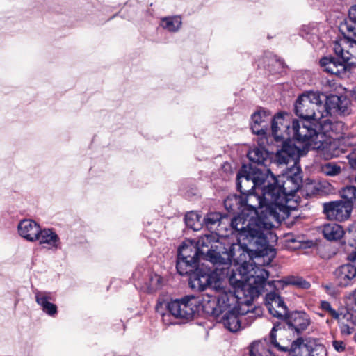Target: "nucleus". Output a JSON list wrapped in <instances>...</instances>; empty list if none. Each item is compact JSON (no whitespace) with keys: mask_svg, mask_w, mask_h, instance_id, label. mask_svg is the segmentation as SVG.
Here are the masks:
<instances>
[{"mask_svg":"<svg viewBox=\"0 0 356 356\" xmlns=\"http://www.w3.org/2000/svg\"><path fill=\"white\" fill-rule=\"evenodd\" d=\"M250 356H271L270 351L266 348L261 341L253 342L249 349Z\"/></svg>","mask_w":356,"mask_h":356,"instance_id":"2f4dec72","label":"nucleus"},{"mask_svg":"<svg viewBox=\"0 0 356 356\" xmlns=\"http://www.w3.org/2000/svg\"><path fill=\"white\" fill-rule=\"evenodd\" d=\"M251 119V129L252 132L257 135L266 134L272 119L270 113L264 110H260L253 113Z\"/></svg>","mask_w":356,"mask_h":356,"instance_id":"6ab92c4d","label":"nucleus"},{"mask_svg":"<svg viewBox=\"0 0 356 356\" xmlns=\"http://www.w3.org/2000/svg\"><path fill=\"white\" fill-rule=\"evenodd\" d=\"M222 215L218 212H211L208 213L204 218L203 222L209 229H212L214 227L219 225Z\"/></svg>","mask_w":356,"mask_h":356,"instance_id":"72a5a7b5","label":"nucleus"},{"mask_svg":"<svg viewBox=\"0 0 356 356\" xmlns=\"http://www.w3.org/2000/svg\"><path fill=\"white\" fill-rule=\"evenodd\" d=\"M323 234L325 238L329 241H335L341 238L343 234V229L338 224L328 223L325 225L323 229Z\"/></svg>","mask_w":356,"mask_h":356,"instance_id":"a878e982","label":"nucleus"},{"mask_svg":"<svg viewBox=\"0 0 356 356\" xmlns=\"http://www.w3.org/2000/svg\"><path fill=\"white\" fill-rule=\"evenodd\" d=\"M348 159L351 168H356V149L348 155Z\"/></svg>","mask_w":356,"mask_h":356,"instance_id":"58836bf2","label":"nucleus"},{"mask_svg":"<svg viewBox=\"0 0 356 356\" xmlns=\"http://www.w3.org/2000/svg\"><path fill=\"white\" fill-rule=\"evenodd\" d=\"M227 241H216L208 252L207 259L214 265H227L234 262L229 275L232 289H242L245 293L248 288L258 289V296L262 293L266 280L269 277L267 270L257 266L252 259L251 249L248 243L238 241L228 244ZM264 247L259 252L266 249ZM259 252V250H257Z\"/></svg>","mask_w":356,"mask_h":356,"instance_id":"f03ea898","label":"nucleus"},{"mask_svg":"<svg viewBox=\"0 0 356 356\" xmlns=\"http://www.w3.org/2000/svg\"><path fill=\"white\" fill-rule=\"evenodd\" d=\"M349 19L341 23L339 30L342 34L353 35L356 31V5L349 10Z\"/></svg>","mask_w":356,"mask_h":356,"instance_id":"393cba45","label":"nucleus"},{"mask_svg":"<svg viewBox=\"0 0 356 356\" xmlns=\"http://www.w3.org/2000/svg\"><path fill=\"white\" fill-rule=\"evenodd\" d=\"M324 105L326 117L329 115H345L348 113L350 101L346 96L331 95L326 97Z\"/></svg>","mask_w":356,"mask_h":356,"instance_id":"dca6fc26","label":"nucleus"},{"mask_svg":"<svg viewBox=\"0 0 356 356\" xmlns=\"http://www.w3.org/2000/svg\"><path fill=\"white\" fill-rule=\"evenodd\" d=\"M201 300L195 296H186L181 299L172 300L168 302L158 300L156 311L163 315V307L168 309L174 317L183 320H191L198 311Z\"/></svg>","mask_w":356,"mask_h":356,"instance_id":"1a4fd4ad","label":"nucleus"},{"mask_svg":"<svg viewBox=\"0 0 356 356\" xmlns=\"http://www.w3.org/2000/svg\"><path fill=\"white\" fill-rule=\"evenodd\" d=\"M194 270L190 277L191 287L197 291H204L207 287H211L214 291L216 289H222V278L216 272L211 273H201Z\"/></svg>","mask_w":356,"mask_h":356,"instance_id":"9b49d317","label":"nucleus"},{"mask_svg":"<svg viewBox=\"0 0 356 356\" xmlns=\"http://www.w3.org/2000/svg\"><path fill=\"white\" fill-rule=\"evenodd\" d=\"M343 200L346 202L339 200L323 204V211L329 220L343 221L349 218L353 205H356V202Z\"/></svg>","mask_w":356,"mask_h":356,"instance_id":"f8f14e48","label":"nucleus"},{"mask_svg":"<svg viewBox=\"0 0 356 356\" xmlns=\"http://www.w3.org/2000/svg\"><path fill=\"white\" fill-rule=\"evenodd\" d=\"M332 345L337 352H343L345 350V344L342 341H334Z\"/></svg>","mask_w":356,"mask_h":356,"instance_id":"4c0bfd02","label":"nucleus"},{"mask_svg":"<svg viewBox=\"0 0 356 356\" xmlns=\"http://www.w3.org/2000/svg\"><path fill=\"white\" fill-rule=\"evenodd\" d=\"M302 154V151L291 141L283 142L282 149L276 154V160L279 164L289 165L290 168L300 167L299 159Z\"/></svg>","mask_w":356,"mask_h":356,"instance_id":"2eb2a0df","label":"nucleus"},{"mask_svg":"<svg viewBox=\"0 0 356 356\" xmlns=\"http://www.w3.org/2000/svg\"><path fill=\"white\" fill-rule=\"evenodd\" d=\"M275 181L274 175L269 169L261 168L250 164L243 165L237 175V188L241 195L252 190L259 191L264 186H269Z\"/></svg>","mask_w":356,"mask_h":356,"instance_id":"0eeeda50","label":"nucleus"},{"mask_svg":"<svg viewBox=\"0 0 356 356\" xmlns=\"http://www.w3.org/2000/svg\"><path fill=\"white\" fill-rule=\"evenodd\" d=\"M341 171V167L334 163H327L322 166V172L328 176L337 175Z\"/></svg>","mask_w":356,"mask_h":356,"instance_id":"c9c22d12","label":"nucleus"},{"mask_svg":"<svg viewBox=\"0 0 356 356\" xmlns=\"http://www.w3.org/2000/svg\"><path fill=\"white\" fill-rule=\"evenodd\" d=\"M321 307L323 309L327 311L330 313V314L334 318H339V314L332 308L330 302L327 301H323L321 302Z\"/></svg>","mask_w":356,"mask_h":356,"instance_id":"e433bc0d","label":"nucleus"},{"mask_svg":"<svg viewBox=\"0 0 356 356\" xmlns=\"http://www.w3.org/2000/svg\"><path fill=\"white\" fill-rule=\"evenodd\" d=\"M274 179L268 187L273 195L275 209L284 219L289 213L286 204L302 184L300 167L290 168L286 173L277 177L274 176Z\"/></svg>","mask_w":356,"mask_h":356,"instance_id":"39448f33","label":"nucleus"},{"mask_svg":"<svg viewBox=\"0 0 356 356\" xmlns=\"http://www.w3.org/2000/svg\"><path fill=\"white\" fill-rule=\"evenodd\" d=\"M18 233L24 239L29 241H36L37 236L40 234V226L35 221L24 219L19 222Z\"/></svg>","mask_w":356,"mask_h":356,"instance_id":"aec40b11","label":"nucleus"},{"mask_svg":"<svg viewBox=\"0 0 356 356\" xmlns=\"http://www.w3.org/2000/svg\"><path fill=\"white\" fill-rule=\"evenodd\" d=\"M356 254V247L355 250L348 256V264L339 266L334 271V275L338 284L340 286L346 287L355 283L356 279V261H352L350 257Z\"/></svg>","mask_w":356,"mask_h":356,"instance_id":"ddd939ff","label":"nucleus"},{"mask_svg":"<svg viewBox=\"0 0 356 356\" xmlns=\"http://www.w3.org/2000/svg\"><path fill=\"white\" fill-rule=\"evenodd\" d=\"M286 317L289 332L297 335L305 330L310 324L309 316L303 312H293Z\"/></svg>","mask_w":356,"mask_h":356,"instance_id":"a211bd4d","label":"nucleus"},{"mask_svg":"<svg viewBox=\"0 0 356 356\" xmlns=\"http://www.w3.org/2000/svg\"><path fill=\"white\" fill-rule=\"evenodd\" d=\"M309 356H323L326 353L325 346L317 339H309L307 341Z\"/></svg>","mask_w":356,"mask_h":356,"instance_id":"c756f323","label":"nucleus"},{"mask_svg":"<svg viewBox=\"0 0 356 356\" xmlns=\"http://www.w3.org/2000/svg\"><path fill=\"white\" fill-rule=\"evenodd\" d=\"M224 204L226 209L229 212L240 210L242 213V195H230L225 200Z\"/></svg>","mask_w":356,"mask_h":356,"instance_id":"cd10ccee","label":"nucleus"},{"mask_svg":"<svg viewBox=\"0 0 356 356\" xmlns=\"http://www.w3.org/2000/svg\"><path fill=\"white\" fill-rule=\"evenodd\" d=\"M282 332L283 330H282L280 327V324H274L273 327L272 328L270 334H269V341L270 343L275 348H276L277 350L280 351L287 352L288 348L280 346V343L277 341V332Z\"/></svg>","mask_w":356,"mask_h":356,"instance_id":"473e14b6","label":"nucleus"},{"mask_svg":"<svg viewBox=\"0 0 356 356\" xmlns=\"http://www.w3.org/2000/svg\"><path fill=\"white\" fill-rule=\"evenodd\" d=\"M271 252L273 253V255H272V256H273V257H274V256H275V252H274V251H271Z\"/></svg>","mask_w":356,"mask_h":356,"instance_id":"a19ab883","label":"nucleus"},{"mask_svg":"<svg viewBox=\"0 0 356 356\" xmlns=\"http://www.w3.org/2000/svg\"><path fill=\"white\" fill-rule=\"evenodd\" d=\"M350 95L353 99L356 100V86L352 89Z\"/></svg>","mask_w":356,"mask_h":356,"instance_id":"ea45409f","label":"nucleus"},{"mask_svg":"<svg viewBox=\"0 0 356 356\" xmlns=\"http://www.w3.org/2000/svg\"><path fill=\"white\" fill-rule=\"evenodd\" d=\"M325 96L318 92H307L299 97L295 105L296 114L304 120H320L326 117Z\"/></svg>","mask_w":356,"mask_h":356,"instance_id":"6e6552de","label":"nucleus"},{"mask_svg":"<svg viewBox=\"0 0 356 356\" xmlns=\"http://www.w3.org/2000/svg\"><path fill=\"white\" fill-rule=\"evenodd\" d=\"M343 35V38L333 42L334 51L347 64L356 65V31L353 35Z\"/></svg>","mask_w":356,"mask_h":356,"instance_id":"9d476101","label":"nucleus"},{"mask_svg":"<svg viewBox=\"0 0 356 356\" xmlns=\"http://www.w3.org/2000/svg\"><path fill=\"white\" fill-rule=\"evenodd\" d=\"M227 241L226 238H219L216 233L211 232L200 237L194 244L187 241L179 248L177 269L181 275H188L195 270L200 259L209 261L207 259L208 252L212 249L216 241Z\"/></svg>","mask_w":356,"mask_h":356,"instance_id":"20e7f679","label":"nucleus"},{"mask_svg":"<svg viewBox=\"0 0 356 356\" xmlns=\"http://www.w3.org/2000/svg\"><path fill=\"white\" fill-rule=\"evenodd\" d=\"M249 159L254 164L265 165L268 159V152L263 147H255L249 151Z\"/></svg>","mask_w":356,"mask_h":356,"instance_id":"bb28decb","label":"nucleus"},{"mask_svg":"<svg viewBox=\"0 0 356 356\" xmlns=\"http://www.w3.org/2000/svg\"><path fill=\"white\" fill-rule=\"evenodd\" d=\"M320 63L324 71L339 76L345 73L347 62H344L343 60L337 61L334 58L325 57L321 60Z\"/></svg>","mask_w":356,"mask_h":356,"instance_id":"4be33fe9","label":"nucleus"},{"mask_svg":"<svg viewBox=\"0 0 356 356\" xmlns=\"http://www.w3.org/2000/svg\"><path fill=\"white\" fill-rule=\"evenodd\" d=\"M40 245H46L49 249H56L59 245L58 236L51 229H40L37 240Z\"/></svg>","mask_w":356,"mask_h":356,"instance_id":"5701e85b","label":"nucleus"},{"mask_svg":"<svg viewBox=\"0 0 356 356\" xmlns=\"http://www.w3.org/2000/svg\"><path fill=\"white\" fill-rule=\"evenodd\" d=\"M218 315H221L220 323L229 330L234 332L241 328L240 315H248V318H252L253 312L250 311L249 308L239 307L238 309H232L225 312H218Z\"/></svg>","mask_w":356,"mask_h":356,"instance_id":"4468645a","label":"nucleus"},{"mask_svg":"<svg viewBox=\"0 0 356 356\" xmlns=\"http://www.w3.org/2000/svg\"><path fill=\"white\" fill-rule=\"evenodd\" d=\"M51 300L49 293L44 291H37L35 293V300L41 307L42 311L47 314L54 316L57 314V307L50 302Z\"/></svg>","mask_w":356,"mask_h":356,"instance_id":"b1692460","label":"nucleus"},{"mask_svg":"<svg viewBox=\"0 0 356 356\" xmlns=\"http://www.w3.org/2000/svg\"><path fill=\"white\" fill-rule=\"evenodd\" d=\"M201 218V216L197 212L191 211L186 214L185 222L187 227L197 231L200 229L202 227L203 220H202Z\"/></svg>","mask_w":356,"mask_h":356,"instance_id":"c85d7f7f","label":"nucleus"},{"mask_svg":"<svg viewBox=\"0 0 356 356\" xmlns=\"http://www.w3.org/2000/svg\"><path fill=\"white\" fill-rule=\"evenodd\" d=\"M222 289L215 290L218 293L216 307H214V302L211 310L207 309L206 305H203L207 312L218 316V312L238 309L239 307L250 308L253 300L258 297L257 287L254 289L248 288V291L245 293L242 289H232L230 290L223 280H222Z\"/></svg>","mask_w":356,"mask_h":356,"instance_id":"423d86ee","label":"nucleus"},{"mask_svg":"<svg viewBox=\"0 0 356 356\" xmlns=\"http://www.w3.org/2000/svg\"><path fill=\"white\" fill-rule=\"evenodd\" d=\"M242 195V213L231 221V227L239 241L248 243L257 250L268 243L267 235L273 227L271 220L284 219L275 209L272 193L268 186Z\"/></svg>","mask_w":356,"mask_h":356,"instance_id":"f257e3e1","label":"nucleus"},{"mask_svg":"<svg viewBox=\"0 0 356 356\" xmlns=\"http://www.w3.org/2000/svg\"><path fill=\"white\" fill-rule=\"evenodd\" d=\"M272 135L277 142L287 141L293 138L302 143L307 149H313L321 151L325 159L337 157L343 152L332 143L330 137L325 133L318 131L310 122H301L294 120L290 121L289 115L277 114L271 119Z\"/></svg>","mask_w":356,"mask_h":356,"instance_id":"7ed1b4c3","label":"nucleus"},{"mask_svg":"<svg viewBox=\"0 0 356 356\" xmlns=\"http://www.w3.org/2000/svg\"><path fill=\"white\" fill-rule=\"evenodd\" d=\"M181 20L179 17H168L161 19V26L168 31L174 32L179 29Z\"/></svg>","mask_w":356,"mask_h":356,"instance_id":"7c9ffc66","label":"nucleus"},{"mask_svg":"<svg viewBox=\"0 0 356 356\" xmlns=\"http://www.w3.org/2000/svg\"><path fill=\"white\" fill-rule=\"evenodd\" d=\"M276 289H283L288 285L295 286L300 289H308L310 288V283L302 277L298 276H287L280 280H275L270 283Z\"/></svg>","mask_w":356,"mask_h":356,"instance_id":"412c9836","label":"nucleus"},{"mask_svg":"<svg viewBox=\"0 0 356 356\" xmlns=\"http://www.w3.org/2000/svg\"><path fill=\"white\" fill-rule=\"evenodd\" d=\"M266 305L269 313L280 319L286 318L288 308L282 298L275 292H270L266 296Z\"/></svg>","mask_w":356,"mask_h":356,"instance_id":"f3484780","label":"nucleus"},{"mask_svg":"<svg viewBox=\"0 0 356 356\" xmlns=\"http://www.w3.org/2000/svg\"><path fill=\"white\" fill-rule=\"evenodd\" d=\"M163 283V279L162 277L157 274H154L150 276L147 290L148 292L152 293L159 289Z\"/></svg>","mask_w":356,"mask_h":356,"instance_id":"f704fd0d","label":"nucleus"}]
</instances>
